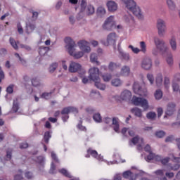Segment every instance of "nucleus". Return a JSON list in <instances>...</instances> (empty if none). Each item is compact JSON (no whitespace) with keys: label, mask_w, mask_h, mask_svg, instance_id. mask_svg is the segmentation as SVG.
Listing matches in <instances>:
<instances>
[{"label":"nucleus","mask_w":180,"mask_h":180,"mask_svg":"<svg viewBox=\"0 0 180 180\" xmlns=\"http://www.w3.org/2000/svg\"><path fill=\"white\" fill-rule=\"evenodd\" d=\"M65 43L67 44L65 47L70 56H72V57H74V58H76L77 60L84 57L85 52L82 51L75 52V47H77V44H75V41H74L71 37H66L65 39Z\"/></svg>","instance_id":"obj_1"},{"label":"nucleus","mask_w":180,"mask_h":180,"mask_svg":"<svg viewBox=\"0 0 180 180\" xmlns=\"http://www.w3.org/2000/svg\"><path fill=\"white\" fill-rule=\"evenodd\" d=\"M125 5V8L130 12H132L138 19L143 20L144 19V14L141 12L140 7L137 6L134 0H121Z\"/></svg>","instance_id":"obj_2"},{"label":"nucleus","mask_w":180,"mask_h":180,"mask_svg":"<svg viewBox=\"0 0 180 180\" xmlns=\"http://www.w3.org/2000/svg\"><path fill=\"white\" fill-rule=\"evenodd\" d=\"M156 27L158 29V34L160 37H164L167 33V22L165 20L160 18L157 20Z\"/></svg>","instance_id":"obj_3"},{"label":"nucleus","mask_w":180,"mask_h":180,"mask_svg":"<svg viewBox=\"0 0 180 180\" xmlns=\"http://www.w3.org/2000/svg\"><path fill=\"white\" fill-rule=\"evenodd\" d=\"M153 41L155 46L159 49V51L161 53H167V51H168V46H167V44L164 39H161L158 37H155Z\"/></svg>","instance_id":"obj_4"},{"label":"nucleus","mask_w":180,"mask_h":180,"mask_svg":"<svg viewBox=\"0 0 180 180\" xmlns=\"http://www.w3.org/2000/svg\"><path fill=\"white\" fill-rule=\"evenodd\" d=\"M103 29H104V30H108V32L113 30V29H116V22H115V17L113 15H110L105 20L103 25Z\"/></svg>","instance_id":"obj_5"},{"label":"nucleus","mask_w":180,"mask_h":180,"mask_svg":"<svg viewBox=\"0 0 180 180\" xmlns=\"http://www.w3.org/2000/svg\"><path fill=\"white\" fill-rule=\"evenodd\" d=\"M132 103L135 106H141L144 110H147L149 108L148 101L145 98L134 96L132 98Z\"/></svg>","instance_id":"obj_6"},{"label":"nucleus","mask_w":180,"mask_h":180,"mask_svg":"<svg viewBox=\"0 0 180 180\" xmlns=\"http://www.w3.org/2000/svg\"><path fill=\"white\" fill-rule=\"evenodd\" d=\"M169 159L172 160V161L174 162H178V164L180 163V158L178 157H175V155H174V154H170L169 155V158H161V156L160 155H157L156 156V161H161L162 164H163V165H166V164H168V162H169Z\"/></svg>","instance_id":"obj_7"},{"label":"nucleus","mask_w":180,"mask_h":180,"mask_svg":"<svg viewBox=\"0 0 180 180\" xmlns=\"http://www.w3.org/2000/svg\"><path fill=\"white\" fill-rule=\"evenodd\" d=\"M89 78L90 81H94V82H96V81H101L99 78V68L93 67L89 70Z\"/></svg>","instance_id":"obj_8"},{"label":"nucleus","mask_w":180,"mask_h":180,"mask_svg":"<svg viewBox=\"0 0 180 180\" xmlns=\"http://www.w3.org/2000/svg\"><path fill=\"white\" fill-rule=\"evenodd\" d=\"M68 70L69 72H79V71H82L83 74L85 73V70L82 68L81 64L77 62H71Z\"/></svg>","instance_id":"obj_9"},{"label":"nucleus","mask_w":180,"mask_h":180,"mask_svg":"<svg viewBox=\"0 0 180 180\" xmlns=\"http://www.w3.org/2000/svg\"><path fill=\"white\" fill-rule=\"evenodd\" d=\"M77 46L84 53H91V47L89 46V42L85 40H81L77 42Z\"/></svg>","instance_id":"obj_10"},{"label":"nucleus","mask_w":180,"mask_h":180,"mask_svg":"<svg viewBox=\"0 0 180 180\" xmlns=\"http://www.w3.org/2000/svg\"><path fill=\"white\" fill-rule=\"evenodd\" d=\"M134 92L140 96H147V89H141L139 83H134L133 86Z\"/></svg>","instance_id":"obj_11"},{"label":"nucleus","mask_w":180,"mask_h":180,"mask_svg":"<svg viewBox=\"0 0 180 180\" xmlns=\"http://www.w3.org/2000/svg\"><path fill=\"white\" fill-rule=\"evenodd\" d=\"M176 108V105H175V103H169L167 105V109L165 111V115L164 116V119L167 118V116H172L174 113H175V111L176 110L175 109Z\"/></svg>","instance_id":"obj_12"},{"label":"nucleus","mask_w":180,"mask_h":180,"mask_svg":"<svg viewBox=\"0 0 180 180\" xmlns=\"http://www.w3.org/2000/svg\"><path fill=\"white\" fill-rule=\"evenodd\" d=\"M117 40V34L115 32H110L107 36V42L105 43V46H111L113 44H116V41Z\"/></svg>","instance_id":"obj_13"},{"label":"nucleus","mask_w":180,"mask_h":180,"mask_svg":"<svg viewBox=\"0 0 180 180\" xmlns=\"http://www.w3.org/2000/svg\"><path fill=\"white\" fill-rule=\"evenodd\" d=\"M141 67L143 70H146L147 71L151 70V68L153 67V60L150 58H143L141 62Z\"/></svg>","instance_id":"obj_14"},{"label":"nucleus","mask_w":180,"mask_h":180,"mask_svg":"<svg viewBox=\"0 0 180 180\" xmlns=\"http://www.w3.org/2000/svg\"><path fill=\"white\" fill-rule=\"evenodd\" d=\"M122 176L124 178V179L136 180V178H137V174H134L130 170H127L122 173Z\"/></svg>","instance_id":"obj_15"},{"label":"nucleus","mask_w":180,"mask_h":180,"mask_svg":"<svg viewBox=\"0 0 180 180\" xmlns=\"http://www.w3.org/2000/svg\"><path fill=\"white\" fill-rule=\"evenodd\" d=\"M78 113V109L75 107H66L61 110V115H68L69 113Z\"/></svg>","instance_id":"obj_16"},{"label":"nucleus","mask_w":180,"mask_h":180,"mask_svg":"<svg viewBox=\"0 0 180 180\" xmlns=\"http://www.w3.org/2000/svg\"><path fill=\"white\" fill-rule=\"evenodd\" d=\"M106 5L110 12H116L117 11V4L114 1H108Z\"/></svg>","instance_id":"obj_17"},{"label":"nucleus","mask_w":180,"mask_h":180,"mask_svg":"<svg viewBox=\"0 0 180 180\" xmlns=\"http://www.w3.org/2000/svg\"><path fill=\"white\" fill-rule=\"evenodd\" d=\"M120 98L122 101H130L131 99V92L129 90H124L121 93Z\"/></svg>","instance_id":"obj_18"},{"label":"nucleus","mask_w":180,"mask_h":180,"mask_svg":"<svg viewBox=\"0 0 180 180\" xmlns=\"http://www.w3.org/2000/svg\"><path fill=\"white\" fill-rule=\"evenodd\" d=\"M169 44L172 51H176V50L178 49V44H176V38L175 37H172L169 39Z\"/></svg>","instance_id":"obj_19"},{"label":"nucleus","mask_w":180,"mask_h":180,"mask_svg":"<svg viewBox=\"0 0 180 180\" xmlns=\"http://www.w3.org/2000/svg\"><path fill=\"white\" fill-rule=\"evenodd\" d=\"M119 51V57L121 60H124V61H129L130 60V54L126 53L118 48Z\"/></svg>","instance_id":"obj_20"},{"label":"nucleus","mask_w":180,"mask_h":180,"mask_svg":"<svg viewBox=\"0 0 180 180\" xmlns=\"http://www.w3.org/2000/svg\"><path fill=\"white\" fill-rule=\"evenodd\" d=\"M36 29V24L34 22H27L26 24L25 32L27 34L33 33L34 30Z\"/></svg>","instance_id":"obj_21"},{"label":"nucleus","mask_w":180,"mask_h":180,"mask_svg":"<svg viewBox=\"0 0 180 180\" xmlns=\"http://www.w3.org/2000/svg\"><path fill=\"white\" fill-rule=\"evenodd\" d=\"M130 74V68L129 66H123L121 69L120 74L117 75V77H120L123 75L124 77H127Z\"/></svg>","instance_id":"obj_22"},{"label":"nucleus","mask_w":180,"mask_h":180,"mask_svg":"<svg viewBox=\"0 0 180 180\" xmlns=\"http://www.w3.org/2000/svg\"><path fill=\"white\" fill-rule=\"evenodd\" d=\"M112 124L114 126V131L116 133H119V129H120V124H119L120 120H119V117H112Z\"/></svg>","instance_id":"obj_23"},{"label":"nucleus","mask_w":180,"mask_h":180,"mask_svg":"<svg viewBox=\"0 0 180 180\" xmlns=\"http://www.w3.org/2000/svg\"><path fill=\"white\" fill-rule=\"evenodd\" d=\"M166 4L170 11H175L176 5L172 0H166Z\"/></svg>","instance_id":"obj_24"},{"label":"nucleus","mask_w":180,"mask_h":180,"mask_svg":"<svg viewBox=\"0 0 180 180\" xmlns=\"http://www.w3.org/2000/svg\"><path fill=\"white\" fill-rule=\"evenodd\" d=\"M117 68H120V64L110 62L108 65V70H110V71H115V70H117Z\"/></svg>","instance_id":"obj_25"},{"label":"nucleus","mask_w":180,"mask_h":180,"mask_svg":"<svg viewBox=\"0 0 180 180\" xmlns=\"http://www.w3.org/2000/svg\"><path fill=\"white\" fill-rule=\"evenodd\" d=\"M90 61L91 63H94L97 64V65H100L101 63L98 61V55L95 53H93L90 56Z\"/></svg>","instance_id":"obj_26"},{"label":"nucleus","mask_w":180,"mask_h":180,"mask_svg":"<svg viewBox=\"0 0 180 180\" xmlns=\"http://www.w3.org/2000/svg\"><path fill=\"white\" fill-rule=\"evenodd\" d=\"M131 112L137 116V117H142L143 113L141 112V110L139 108H134L131 110Z\"/></svg>","instance_id":"obj_27"},{"label":"nucleus","mask_w":180,"mask_h":180,"mask_svg":"<svg viewBox=\"0 0 180 180\" xmlns=\"http://www.w3.org/2000/svg\"><path fill=\"white\" fill-rule=\"evenodd\" d=\"M49 50L50 49L47 46H41L39 49V53L40 54V56H46Z\"/></svg>","instance_id":"obj_28"},{"label":"nucleus","mask_w":180,"mask_h":180,"mask_svg":"<svg viewBox=\"0 0 180 180\" xmlns=\"http://www.w3.org/2000/svg\"><path fill=\"white\" fill-rule=\"evenodd\" d=\"M87 153L88 154H91V155L93 156L94 158H96L97 160H99V158H101V156L98 155V152L95 150L89 148L88 149Z\"/></svg>","instance_id":"obj_29"},{"label":"nucleus","mask_w":180,"mask_h":180,"mask_svg":"<svg viewBox=\"0 0 180 180\" xmlns=\"http://www.w3.org/2000/svg\"><path fill=\"white\" fill-rule=\"evenodd\" d=\"M95 82V86L98 88V89H100L101 91H105L106 89V85L104 84H102L98 81H96Z\"/></svg>","instance_id":"obj_30"},{"label":"nucleus","mask_w":180,"mask_h":180,"mask_svg":"<svg viewBox=\"0 0 180 180\" xmlns=\"http://www.w3.org/2000/svg\"><path fill=\"white\" fill-rule=\"evenodd\" d=\"M155 84L157 86H161L162 85V75L158 74L155 79Z\"/></svg>","instance_id":"obj_31"},{"label":"nucleus","mask_w":180,"mask_h":180,"mask_svg":"<svg viewBox=\"0 0 180 180\" xmlns=\"http://www.w3.org/2000/svg\"><path fill=\"white\" fill-rule=\"evenodd\" d=\"M93 119L95 122H96V123H101V122H102V117L99 112L95 113L93 115Z\"/></svg>","instance_id":"obj_32"},{"label":"nucleus","mask_w":180,"mask_h":180,"mask_svg":"<svg viewBox=\"0 0 180 180\" xmlns=\"http://www.w3.org/2000/svg\"><path fill=\"white\" fill-rule=\"evenodd\" d=\"M166 61L168 65L171 67L174 65V56L172 55H168L166 58Z\"/></svg>","instance_id":"obj_33"},{"label":"nucleus","mask_w":180,"mask_h":180,"mask_svg":"<svg viewBox=\"0 0 180 180\" xmlns=\"http://www.w3.org/2000/svg\"><path fill=\"white\" fill-rule=\"evenodd\" d=\"M155 98L157 101H160L162 98V91L158 89L155 92Z\"/></svg>","instance_id":"obj_34"},{"label":"nucleus","mask_w":180,"mask_h":180,"mask_svg":"<svg viewBox=\"0 0 180 180\" xmlns=\"http://www.w3.org/2000/svg\"><path fill=\"white\" fill-rule=\"evenodd\" d=\"M106 13V10L105 9V8L100 6L97 8V15H98V16H103V15H105Z\"/></svg>","instance_id":"obj_35"},{"label":"nucleus","mask_w":180,"mask_h":180,"mask_svg":"<svg viewBox=\"0 0 180 180\" xmlns=\"http://www.w3.org/2000/svg\"><path fill=\"white\" fill-rule=\"evenodd\" d=\"M154 176H158V178L164 176V169H158L153 172Z\"/></svg>","instance_id":"obj_36"},{"label":"nucleus","mask_w":180,"mask_h":180,"mask_svg":"<svg viewBox=\"0 0 180 180\" xmlns=\"http://www.w3.org/2000/svg\"><path fill=\"white\" fill-rule=\"evenodd\" d=\"M102 78L104 82H109L112 79V75L106 73L102 75Z\"/></svg>","instance_id":"obj_37"},{"label":"nucleus","mask_w":180,"mask_h":180,"mask_svg":"<svg viewBox=\"0 0 180 180\" xmlns=\"http://www.w3.org/2000/svg\"><path fill=\"white\" fill-rule=\"evenodd\" d=\"M57 67H58V64L56 63H52L49 68L50 74H53V72L57 70Z\"/></svg>","instance_id":"obj_38"},{"label":"nucleus","mask_w":180,"mask_h":180,"mask_svg":"<svg viewBox=\"0 0 180 180\" xmlns=\"http://www.w3.org/2000/svg\"><path fill=\"white\" fill-rule=\"evenodd\" d=\"M139 141L143 144V143H144V139L142 138L140 139L139 136H135L131 140V142H132L133 144H137Z\"/></svg>","instance_id":"obj_39"},{"label":"nucleus","mask_w":180,"mask_h":180,"mask_svg":"<svg viewBox=\"0 0 180 180\" xmlns=\"http://www.w3.org/2000/svg\"><path fill=\"white\" fill-rule=\"evenodd\" d=\"M111 84L113 86H120L122 85V80L120 79H113Z\"/></svg>","instance_id":"obj_40"},{"label":"nucleus","mask_w":180,"mask_h":180,"mask_svg":"<svg viewBox=\"0 0 180 180\" xmlns=\"http://www.w3.org/2000/svg\"><path fill=\"white\" fill-rule=\"evenodd\" d=\"M124 20H125L127 23H130L131 22H134V18L131 15H125L124 16Z\"/></svg>","instance_id":"obj_41"},{"label":"nucleus","mask_w":180,"mask_h":180,"mask_svg":"<svg viewBox=\"0 0 180 180\" xmlns=\"http://www.w3.org/2000/svg\"><path fill=\"white\" fill-rule=\"evenodd\" d=\"M51 139V134H50V132L46 131L44 134V141L46 143V144H49V141Z\"/></svg>","instance_id":"obj_42"},{"label":"nucleus","mask_w":180,"mask_h":180,"mask_svg":"<svg viewBox=\"0 0 180 180\" xmlns=\"http://www.w3.org/2000/svg\"><path fill=\"white\" fill-rule=\"evenodd\" d=\"M86 13L88 15H94L95 13V8L93 6H88L86 8Z\"/></svg>","instance_id":"obj_43"},{"label":"nucleus","mask_w":180,"mask_h":180,"mask_svg":"<svg viewBox=\"0 0 180 180\" xmlns=\"http://www.w3.org/2000/svg\"><path fill=\"white\" fill-rule=\"evenodd\" d=\"M59 172L63 174V175H65V176H68V178H72L71 174H70V172H68V171H67L65 169H59Z\"/></svg>","instance_id":"obj_44"},{"label":"nucleus","mask_w":180,"mask_h":180,"mask_svg":"<svg viewBox=\"0 0 180 180\" xmlns=\"http://www.w3.org/2000/svg\"><path fill=\"white\" fill-rule=\"evenodd\" d=\"M165 131H157L155 133V136L156 137H158V139H162V137H165Z\"/></svg>","instance_id":"obj_45"},{"label":"nucleus","mask_w":180,"mask_h":180,"mask_svg":"<svg viewBox=\"0 0 180 180\" xmlns=\"http://www.w3.org/2000/svg\"><path fill=\"white\" fill-rule=\"evenodd\" d=\"M9 41L12 47L14 48V50H18V43H16V41H15L13 38L11 37L9 39Z\"/></svg>","instance_id":"obj_46"},{"label":"nucleus","mask_w":180,"mask_h":180,"mask_svg":"<svg viewBox=\"0 0 180 180\" xmlns=\"http://www.w3.org/2000/svg\"><path fill=\"white\" fill-rule=\"evenodd\" d=\"M172 88L173 89V92H179V84L178 83L173 82L172 84Z\"/></svg>","instance_id":"obj_47"},{"label":"nucleus","mask_w":180,"mask_h":180,"mask_svg":"<svg viewBox=\"0 0 180 180\" xmlns=\"http://www.w3.org/2000/svg\"><path fill=\"white\" fill-rule=\"evenodd\" d=\"M32 84L33 85V86H40V80H39V79L37 77H34L33 78L32 80Z\"/></svg>","instance_id":"obj_48"},{"label":"nucleus","mask_w":180,"mask_h":180,"mask_svg":"<svg viewBox=\"0 0 180 180\" xmlns=\"http://www.w3.org/2000/svg\"><path fill=\"white\" fill-rule=\"evenodd\" d=\"M140 48H141V51H142V53H146V51H147V45H146V42L144 41H141L140 42Z\"/></svg>","instance_id":"obj_49"},{"label":"nucleus","mask_w":180,"mask_h":180,"mask_svg":"<svg viewBox=\"0 0 180 180\" xmlns=\"http://www.w3.org/2000/svg\"><path fill=\"white\" fill-rule=\"evenodd\" d=\"M146 117L147 119H150V120L155 119V117H157V114H155V112H149L147 113Z\"/></svg>","instance_id":"obj_50"},{"label":"nucleus","mask_w":180,"mask_h":180,"mask_svg":"<svg viewBox=\"0 0 180 180\" xmlns=\"http://www.w3.org/2000/svg\"><path fill=\"white\" fill-rule=\"evenodd\" d=\"M53 94L52 92H49V93L45 92V93H43L41 95V98H42L43 99H50V98H51V94Z\"/></svg>","instance_id":"obj_51"},{"label":"nucleus","mask_w":180,"mask_h":180,"mask_svg":"<svg viewBox=\"0 0 180 180\" xmlns=\"http://www.w3.org/2000/svg\"><path fill=\"white\" fill-rule=\"evenodd\" d=\"M129 49H131V51L134 53V54H139L140 53L141 50L139 48H136L133 46L132 45L129 46Z\"/></svg>","instance_id":"obj_52"},{"label":"nucleus","mask_w":180,"mask_h":180,"mask_svg":"<svg viewBox=\"0 0 180 180\" xmlns=\"http://www.w3.org/2000/svg\"><path fill=\"white\" fill-rule=\"evenodd\" d=\"M147 159L149 161H151V160H157V155H155L153 152H149V155H148Z\"/></svg>","instance_id":"obj_53"},{"label":"nucleus","mask_w":180,"mask_h":180,"mask_svg":"<svg viewBox=\"0 0 180 180\" xmlns=\"http://www.w3.org/2000/svg\"><path fill=\"white\" fill-rule=\"evenodd\" d=\"M8 54V50L5 48L0 49V57H5Z\"/></svg>","instance_id":"obj_54"},{"label":"nucleus","mask_w":180,"mask_h":180,"mask_svg":"<svg viewBox=\"0 0 180 180\" xmlns=\"http://www.w3.org/2000/svg\"><path fill=\"white\" fill-rule=\"evenodd\" d=\"M147 78L150 85H153V84H154V76L152 74H148Z\"/></svg>","instance_id":"obj_55"},{"label":"nucleus","mask_w":180,"mask_h":180,"mask_svg":"<svg viewBox=\"0 0 180 180\" xmlns=\"http://www.w3.org/2000/svg\"><path fill=\"white\" fill-rule=\"evenodd\" d=\"M169 77H165V80H164V85L165 87L168 89V88H169Z\"/></svg>","instance_id":"obj_56"},{"label":"nucleus","mask_w":180,"mask_h":180,"mask_svg":"<svg viewBox=\"0 0 180 180\" xmlns=\"http://www.w3.org/2000/svg\"><path fill=\"white\" fill-rule=\"evenodd\" d=\"M165 176L166 178H168V179H172V178L175 176V174H174V172H167L165 173Z\"/></svg>","instance_id":"obj_57"},{"label":"nucleus","mask_w":180,"mask_h":180,"mask_svg":"<svg viewBox=\"0 0 180 180\" xmlns=\"http://www.w3.org/2000/svg\"><path fill=\"white\" fill-rule=\"evenodd\" d=\"M20 49H24L25 50H27V51H30V50H32V48L30 46L23 44H20Z\"/></svg>","instance_id":"obj_58"},{"label":"nucleus","mask_w":180,"mask_h":180,"mask_svg":"<svg viewBox=\"0 0 180 180\" xmlns=\"http://www.w3.org/2000/svg\"><path fill=\"white\" fill-rule=\"evenodd\" d=\"M13 84H10L7 88H6V92L7 94H13Z\"/></svg>","instance_id":"obj_59"},{"label":"nucleus","mask_w":180,"mask_h":180,"mask_svg":"<svg viewBox=\"0 0 180 180\" xmlns=\"http://www.w3.org/2000/svg\"><path fill=\"white\" fill-rule=\"evenodd\" d=\"M91 96H94V98H99L101 97V93L96 91H92L91 93Z\"/></svg>","instance_id":"obj_60"},{"label":"nucleus","mask_w":180,"mask_h":180,"mask_svg":"<svg viewBox=\"0 0 180 180\" xmlns=\"http://www.w3.org/2000/svg\"><path fill=\"white\" fill-rule=\"evenodd\" d=\"M17 29L20 34H23V27H22V25H20V22L17 25Z\"/></svg>","instance_id":"obj_61"},{"label":"nucleus","mask_w":180,"mask_h":180,"mask_svg":"<svg viewBox=\"0 0 180 180\" xmlns=\"http://www.w3.org/2000/svg\"><path fill=\"white\" fill-rule=\"evenodd\" d=\"M13 112H18V110H19V104L15 101H13Z\"/></svg>","instance_id":"obj_62"},{"label":"nucleus","mask_w":180,"mask_h":180,"mask_svg":"<svg viewBox=\"0 0 180 180\" xmlns=\"http://www.w3.org/2000/svg\"><path fill=\"white\" fill-rule=\"evenodd\" d=\"M180 168V165L179 164H176L172 167H170V169L172 171H178V169Z\"/></svg>","instance_id":"obj_63"},{"label":"nucleus","mask_w":180,"mask_h":180,"mask_svg":"<svg viewBox=\"0 0 180 180\" xmlns=\"http://www.w3.org/2000/svg\"><path fill=\"white\" fill-rule=\"evenodd\" d=\"M114 180H122V174H117L114 176Z\"/></svg>","instance_id":"obj_64"}]
</instances>
